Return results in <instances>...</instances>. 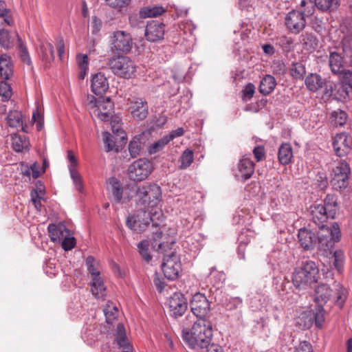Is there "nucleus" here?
I'll list each match as a JSON object with an SVG mask.
<instances>
[{"label": "nucleus", "instance_id": "nucleus-1", "mask_svg": "<svg viewBox=\"0 0 352 352\" xmlns=\"http://www.w3.org/2000/svg\"><path fill=\"white\" fill-rule=\"evenodd\" d=\"M340 236L341 232L337 223H333L331 228L320 226L317 236L305 228H300L298 234V242L304 250H313L318 241V249L326 252L331 251L334 244L340 241Z\"/></svg>", "mask_w": 352, "mask_h": 352}, {"label": "nucleus", "instance_id": "nucleus-2", "mask_svg": "<svg viewBox=\"0 0 352 352\" xmlns=\"http://www.w3.org/2000/svg\"><path fill=\"white\" fill-rule=\"evenodd\" d=\"M182 337L189 348L195 350L204 349L211 342L212 324L207 319H197L191 329H183Z\"/></svg>", "mask_w": 352, "mask_h": 352}, {"label": "nucleus", "instance_id": "nucleus-3", "mask_svg": "<svg viewBox=\"0 0 352 352\" xmlns=\"http://www.w3.org/2000/svg\"><path fill=\"white\" fill-rule=\"evenodd\" d=\"M346 299V291L337 281H333L331 287L325 283H320L315 289V300L318 304L322 305L331 301L342 308Z\"/></svg>", "mask_w": 352, "mask_h": 352}, {"label": "nucleus", "instance_id": "nucleus-4", "mask_svg": "<svg viewBox=\"0 0 352 352\" xmlns=\"http://www.w3.org/2000/svg\"><path fill=\"white\" fill-rule=\"evenodd\" d=\"M318 278V267L315 262L308 261L295 268L292 274V283L296 288L302 289L316 283Z\"/></svg>", "mask_w": 352, "mask_h": 352}, {"label": "nucleus", "instance_id": "nucleus-5", "mask_svg": "<svg viewBox=\"0 0 352 352\" xmlns=\"http://www.w3.org/2000/svg\"><path fill=\"white\" fill-rule=\"evenodd\" d=\"M135 197L138 204L146 208H155L162 200V188L154 183L140 185L136 187Z\"/></svg>", "mask_w": 352, "mask_h": 352}, {"label": "nucleus", "instance_id": "nucleus-6", "mask_svg": "<svg viewBox=\"0 0 352 352\" xmlns=\"http://www.w3.org/2000/svg\"><path fill=\"white\" fill-rule=\"evenodd\" d=\"M107 65L116 76L125 79L134 77L137 70L135 62L126 56L111 57L109 59Z\"/></svg>", "mask_w": 352, "mask_h": 352}, {"label": "nucleus", "instance_id": "nucleus-7", "mask_svg": "<svg viewBox=\"0 0 352 352\" xmlns=\"http://www.w3.org/2000/svg\"><path fill=\"white\" fill-rule=\"evenodd\" d=\"M153 169V163L150 160L146 158H140L129 166L127 169L128 176L131 180L142 182L149 176Z\"/></svg>", "mask_w": 352, "mask_h": 352}, {"label": "nucleus", "instance_id": "nucleus-8", "mask_svg": "<svg viewBox=\"0 0 352 352\" xmlns=\"http://www.w3.org/2000/svg\"><path fill=\"white\" fill-rule=\"evenodd\" d=\"M164 254V261L162 264L163 273L168 279L175 280L179 276L182 270V264L179 256L175 251Z\"/></svg>", "mask_w": 352, "mask_h": 352}, {"label": "nucleus", "instance_id": "nucleus-9", "mask_svg": "<svg viewBox=\"0 0 352 352\" xmlns=\"http://www.w3.org/2000/svg\"><path fill=\"white\" fill-rule=\"evenodd\" d=\"M350 173L351 168L349 164L344 160L338 162L333 169L331 180L332 187L336 190L345 188L348 185V179Z\"/></svg>", "mask_w": 352, "mask_h": 352}, {"label": "nucleus", "instance_id": "nucleus-10", "mask_svg": "<svg viewBox=\"0 0 352 352\" xmlns=\"http://www.w3.org/2000/svg\"><path fill=\"white\" fill-rule=\"evenodd\" d=\"M149 217L147 212L140 210L129 215L126 220V226L131 230L141 233L149 226Z\"/></svg>", "mask_w": 352, "mask_h": 352}, {"label": "nucleus", "instance_id": "nucleus-11", "mask_svg": "<svg viewBox=\"0 0 352 352\" xmlns=\"http://www.w3.org/2000/svg\"><path fill=\"white\" fill-rule=\"evenodd\" d=\"M190 306L191 311L198 319H206V317L210 311L209 300L201 293H196L192 296Z\"/></svg>", "mask_w": 352, "mask_h": 352}, {"label": "nucleus", "instance_id": "nucleus-12", "mask_svg": "<svg viewBox=\"0 0 352 352\" xmlns=\"http://www.w3.org/2000/svg\"><path fill=\"white\" fill-rule=\"evenodd\" d=\"M307 18L297 10L290 11L285 16V25L289 32L293 34H299L305 28Z\"/></svg>", "mask_w": 352, "mask_h": 352}, {"label": "nucleus", "instance_id": "nucleus-13", "mask_svg": "<svg viewBox=\"0 0 352 352\" xmlns=\"http://www.w3.org/2000/svg\"><path fill=\"white\" fill-rule=\"evenodd\" d=\"M112 45L116 51L127 54L133 47L132 37L129 33L124 31H116L112 37Z\"/></svg>", "mask_w": 352, "mask_h": 352}, {"label": "nucleus", "instance_id": "nucleus-14", "mask_svg": "<svg viewBox=\"0 0 352 352\" xmlns=\"http://www.w3.org/2000/svg\"><path fill=\"white\" fill-rule=\"evenodd\" d=\"M170 315L177 318L182 316L186 311L188 302L184 294L180 292L174 293L168 301Z\"/></svg>", "mask_w": 352, "mask_h": 352}, {"label": "nucleus", "instance_id": "nucleus-15", "mask_svg": "<svg viewBox=\"0 0 352 352\" xmlns=\"http://www.w3.org/2000/svg\"><path fill=\"white\" fill-rule=\"evenodd\" d=\"M352 138L346 133L337 134L333 142V146L336 154L343 157L349 154L351 150Z\"/></svg>", "mask_w": 352, "mask_h": 352}, {"label": "nucleus", "instance_id": "nucleus-16", "mask_svg": "<svg viewBox=\"0 0 352 352\" xmlns=\"http://www.w3.org/2000/svg\"><path fill=\"white\" fill-rule=\"evenodd\" d=\"M128 109L132 117L138 120H144L148 116V104L142 98L128 99Z\"/></svg>", "mask_w": 352, "mask_h": 352}, {"label": "nucleus", "instance_id": "nucleus-17", "mask_svg": "<svg viewBox=\"0 0 352 352\" xmlns=\"http://www.w3.org/2000/svg\"><path fill=\"white\" fill-rule=\"evenodd\" d=\"M165 25L163 23L152 21L146 26L145 36L151 42H157L164 38Z\"/></svg>", "mask_w": 352, "mask_h": 352}, {"label": "nucleus", "instance_id": "nucleus-18", "mask_svg": "<svg viewBox=\"0 0 352 352\" xmlns=\"http://www.w3.org/2000/svg\"><path fill=\"white\" fill-rule=\"evenodd\" d=\"M94 107V113L101 120L108 121L113 116V103L109 98L96 101Z\"/></svg>", "mask_w": 352, "mask_h": 352}, {"label": "nucleus", "instance_id": "nucleus-19", "mask_svg": "<svg viewBox=\"0 0 352 352\" xmlns=\"http://www.w3.org/2000/svg\"><path fill=\"white\" fill-rule=\"evenodd\" d=\"M47 230L50 238L53 242L60 243L65 237L70 235L69 230L63 223L50 224Z\"/></svg>", "mask_w": 352, "mask_h": 352}, {"label": "nucleus", "instance_id": "nucleus-20", "mask_svg": "<svg viewBox=\"0 0 352 352\" xmlns=\"http://www.w3.org/2000/svg\"><path fill=\"white\" fill-rule=\"evenodd\" d=\"M91 88L96 95H102L109 89V82L104 74L98 72L93 76Z\"/></svg>", "mask_w": 352, "mask_h": 352}, {"label": "nucleus", "instance_id": "nucleus-21", "mask_svg": "<svg viewBox=\"0 0 352 352\" xmlns=\"http://www.w3.org/2000/svg\"><path fill=\"white\" fill-rule=\"evenodd\" d=\"M311 216L313 222L320 227L324 226L322 223L330 217L329 211L322 204H316L311 206Z\"/></svg>", "mask_w": 352, "mask_h": 352}, {"label": "nucleus", "instance_id": "nucleus-22", "mask_svg": "<svg viewBox=\"0 0 352 352\" xmlns=\"http://www.w3.org/2000/svg\"><path fill=\"white\" fill-rule=\"evenodd\" d=\"M20 43L21 38L16 32H10L6 30H0V45L8 50L14 47L16 41Z\"/></svg>", "mask_w": 352, "mask_h": 352}, {"label": "nucleus", "instance_id": "nucleus-23", "mask_svg": "<svg viewBox=\"0 0 352 352\" xmlns=\"http://www.w3.org/2000/svg\"><path fill=\"white\" fill-rule=\"evenodd\" d=\"M238 170L244 180L248 179L254 172V164L250 158L243 157L238 164Z\"/></svg>", "mask_w": 352, "mask_h": 352}, {"label": "nucleus", "instance_id": "nucleus-24", "mask_svg": "<svg viewBox=\"0 0 352 352\" xmlns=\"http://www.w3.org/2000/svg\"><path fill=\"white\" fill-rule=\"evenodd\" d=\"M109 183L111 186L112 194L115 201L118 203H125L130 200L129 197H124L123 188L120 181L116 177H111L109 179Z\"/></svg>", "mask_w": 352, "mask_h": 352}, {"label": "nucleus", "instance_id": "nucleus-25", "mask_svg": "<svg viewBox=\"0 0 352 352\" xmlns=\"http://www.w3.org/2000/svg\"><path fill=\"white\" fill-rule=\"evenodd\" d=\"M164 234L162 231L157 230V232L153 233V244L154 248H156V250L160 253H165L166 252V249L169 248L171 250L172 248L170 246L173 245L175 244V241L171 240L170 241H161L163 239Z\"/></svg>", "mask_w": 352, "mask_h": 352}, {"label": "nucleus", "instance_id": "nucleus-26", "mask_svg": "<svg viewBox=\"0 0 352 352\" xmlns=\"http://www.w3.org/2000/svg\"><path fill=\"white\" fill-rule=\"evenodd\" d=\"M13 73V65L10 56L6 54L0 56V77L8 80Z\"/></svg>", "mask_w": 352, "mask_h": 352}, {"label": "nucleus", "instance_id": "nucleus-27", "mask_svg": "<svg viewBox=\"0 0 352 352\" xmlns=\"http://www.w3.org/2000/svg\"><path fill=\"white\" fill-rule=\"evenodd\" d=\"M324 80L318 74L311 73L305 79V84L307 89L312 92H316L322 88Z\"/></svg>", "mask_w": 352, "mask_h": 352}, {"label": "nucleus", "instance_id": "nucleus-28", "mask_svg": "<svg viewBox=\"0 0 352 352\" xmlns=\"http://www.w3.org/2000/svg\"><path fill=\"white\" fill-rule=\"evenodd\" d=\"M293 157V150L290 144L283 143L278 149V158L279 162L283 165L289 164Z\"/></svg>", "mask_w": 352, "mask_h": 352}, {"label": "nucleus", "instance_id": "nucleus-29", "mask_svg": "<svg viewBox=\"0 0 352 352\" xmlns=\"http://www.w3.org/2000/svg\"><path fill=\"white\" fill-rule=\"evenodd\" d=\"M91 292L96 298H103L106 296V287L101 276L91 279Z\"/></svg>", "mask_w": 352, "mask_h": 352}, {"label": "nucleus", "instance_id": "nucleus-30", "mask_svg": "<svg viewBox=\"0 0 352 352\" xmlns=\"http://www.w3.org/2000/svg\"><path fill=\"white\" fill-rule=\"evenodd\" d=\"M166 9L160 6H145L140 9V15L142 18L157 17L166 12Z\"/></svg>", "mask_w": 352, "mask_h": 352}, {"label": "nucleus", "instance_id": "nucleus-31", "mask_svg": "<svg viewBox=\"0 0 352 352\" xmlns=\"http://www.w3.org/2000/svg\"><path fill=\"white\" fill-rule=\"evenodd\" d=\"M115 341L120 348L129 350L131 345L126 335L125 328L122 323H118L116 327Z\"/></svg>", "mask_w": 352, "mask_h": 352}, {"label": "nucleus", "instance_id": "nucleus-32", "mask_svg": "<svg viewBox=\"0 0 352 352\" xmlns=\"http://www.w3.org/2000/svg\"><path fill=\"white\" fill-rule=\"evenodd\" d=\"M276 85L275 78L270 75H266L261 81L259 91L263 95L267 96L274 89Z\"/></svg>", "mask_w": 352, "mask_h": 352}, {"label": "nucleus", "instance_id": "nucleus-33", "mask_svg": "<svg viewBox=\"0 0 352 352\" xmlns=\"http://www.w3.org/2000/svg\"><path fill=\"white\" fill-rule=\"evenodd\" d=\"M343 58L338 52L330 54L329 66L333 73L338 74L343 71Z\"/></svg>", "mask_w": 352, "mask_h": 352}, {"label": "nucleus", "instance_id": "nucleus-34", "mask_svg": "<svg viewBox=\"0 0 352 352\" xmlns=\"http://www.w3.org/2000/svg\"><path fill=\"white\" fill-rule=\"evenodd\" d=\"M300 42L307 50H315L318 46V39L313 33H303L300 36Z\"/></svg>", "mask_w": 352, "mask_h": 352}, {"label": "nucleus", "instance_id": "nucleus-35", "mask_svg": "<svg viewBox=\"0 0 352 352\" xmlns=\"http://www.w3.org/2000/svg\"><path fill=\"white\" fill-rule=\"evenodd\" d=\"M29 146V141L25 136H21L14 134L12 136V147L16 152H22L28 149Z\"/></svg>", "mask_w": 352, "mask_h": 352}, {"label": "nucleus", "instance_id": "nucleus-36", "mask_svg": "<svg viewBox=\"0 0 352 352\" xmlns=\"http://www.w3.org/2000/svg\"><path fill=\"white\" fill-rule=\"evenodd\" d=\"M311 319L314 320L315 324L317 327L321 328L324 322V310L320 304L314 309L309 312Z\"/></svg>", "mask_w": 352, "mask_h": 352}, {"label": "nucleus", "instance_id": "nucleus-37", "mask_svg": "<svg viewBox=\"0 0 352 352\" xmlns=\"http://www.w3.org/2000/svg\"><path fill=\"white\" fill-rule=\"evenodd\" d=\"M142 136L141 135L135 136L129 142V151L132 157H136L140 153L143 148L144 143L141 141Z\"/></svg>", "mask_w": 352, "mask_h": 352}, {"label": "nucleus", "instance_id": "nucleus-38", "mask_svg": "<svg viewBox=\"0 0 352 352\" xmlns=\"http://www.w3.org/2000/svg\"><path fill=\"white\" fill-rule=\"evenodd\" d=\"M104 314L106 317V321L108 323H112L118 316V309L115 303L108 301L104 308Z\"/></svg>", "mask_w": 352, "mask_h": 352}, {"label": "nucleus", "instance_id": "nucleus-39", "mask_svg": "<svg viewBox=\"0 0 352 352\" xmlns=\"http://www.w3.org/2000/svg\"><path fill=\"white\" fill-rule=\"evenodd\" d=\"M342 77V88L346 96H349L352 94V72L349 70H344L340 73Z\"/></svg>", "mask_w": 352, "mask_h": 352}, {"label": "nucleus", "instance_id": "nucleus-40", "mask_svg": "<svg viewBox=\"0 0 352 352\" xmlns=\"http://www.w3.org/2000/svg\"><path fill=\"white\" fill-rule=\"evenodd\" d=\"M340 47L344 57L351 55L352 53V29L349 30L342 38Z\"/></svg>", "mask_w": 352, "mask_h": 352}, {"label": "nucleus", "instance_id": "nucleus-41", "mask_svg": "<svg viewBox=\"0 0 352 352\" xmlns=\"http://www.w3.org/2000/svg\"><path fill=\"white\" fill-rule=\"evenodd\" d=\"M111 118V126L113 133L118 135L121 140L125 139V133L122 129V119L118 116H112Z\"/></svg>", "mask_w": 352, "mask_h": 352}, {"label": "nucleus", "instance_id": "nucleus-42", "mask_svg": "<svg viewBox=\"0 0 352 352\" xmlns=\"http://www.w3.org/2000/svg\"><path fill=\"white\" fill-rule=\"evenodd\" d=\"M22 114L17 111H10L7 116V123L10 127L16 128L21 126L22 130L25 131L22 126Z\"/></svg>", "mask_w": 352, "mask_h": 352}, {"label": "nucleus", "instance_id": "nucleus-43", "mask_svg": "<svg viewBox=\"0 0 352 352\" xmlns=\"http://www.w3.org/2000/svg\"><path fill=\"white\" fill-rule=\"evenodd\" d=\"M151 210L147 212L149 217V223L152 222L153 226H159L164 220L163 212L160 208L156 207L150 208Z\"/></svg>", "mask_w": 352, "mask_h": 352}, {"label": "nucleus", "instance_id": "nucleus-44", "mask_svg": "<svg viewBox=\"0 0 352 352\" xmlns=\"http://www.w3.org/2000/svg\"><path fill=\"white\" fill-rule=\"evenodd\" d=\"M322 204L325 206L327 210L329 211V217L331 218H334L337 207V202L335 196L331 194L327 195L324 200V204Z\"/></svg>", "mask_w": 352, "mask_h": 352}, {"label": "nucleus", "instance_id": "nucleus-45", "mask_svg": "<svg viewBox=\"0 0 352 352\" xmlns=\"http://www.w3.org/2000/svg\"><path fill=\"white\" fill-rule=\"evenodd\" d=\"M315 6V3L311 0H302L300 4V8L297 11L301 12L304 16L308 18L314 14Z\"/></svg>", "mask_w": 352, "mask_h": 352}, {"label": "nucleus", "instance_id": "nucleus-46", "mask_svg": "<svg viewBox=\"0 0 352 352\" xmlns=\"http://www.w3.org/2000/svg\"><path fill=\"white\" fill-rule=\"evenodd\" d=\"M87 270L91 274V279L100 276L98 263L95 261L92 256H89L86 259Z\"/></svg>", "mask_w": 352, "mask_h": 352}, {"label": "nucleus", "instance_id": "nucleus-47", "mask_svg": "<svg viewBox=\"0 0 352 352\" xmlns=\"http://www.w3.org/2000/svg\"><path fill=\"white\" fill-rule=\"evenodd\" d=\"M194 160V153L192 150L186 149L182 154L179 162L181 165L179 168L181 169H186L189 167Z\"/></svg>", "mask_w": 352, "mask_h": 352}, {"label": "nucleus", "instance_id": "nucleus-48", "mask_svg": "<svg viewBox=\"0 0 352 352\" xmlns=\"http://www.w3.org/2000/svg\"><path fill=\"white\" fill-rule=\"evenodd\" d=\"M105 4L118 11H122L123 8H126L131 0H103Z\"/></svg>", "mask_w": 352, "mask_h": 352}, {"label": "nucleus", "instance_id": "nucleus-49", "mask_svg": "<svg viewBox=\"0 0 352 352\" xmlns=\"http://www.w3.org/2000/svg\"><path fill=\"white\" fill-rule=\"evenodd\" d=\"M169 143L168 140L166 138V137L164 135L161 139L158 140L153 144H152L148 148V151L149 154H155L157 152H160L162 151L166 145H167Z\"/></svg>", "mask_w": 352, "mask_h": 352}, {"label": "nucleus", "instance_id": "nucleus-50", "mask_svg": "<svg viewBox=\"0 0 352 352\" xmlns=\"http://www.w3.org/2000/svg\"><path fill=\"white\" fill-rule=\"evenodd\" d=\"M338 3V0H315L316 6L323 11L336 9Z\"/></svg>", "mask_w": 352, "mask_h": 352}, {"label": "nucleus", "instance_id": "nucleus-51", "mask_svg": "<svg viewBox=\"0 0 352 352\" xmlns=\"http://www.w3.org/2000/svg\"><path fill=\"white\" fill-rule=\"evenodd\" d=\"M149 243L148 241H140L138 245V251L142 258L146 262L151 260V256L148 252Z\"/></svg>", "mask_w": 352, "mask_h": 352}, {"label": "nucleus", "instance_id": "nucleus-52", "mask_svg": "<svg viewBox=\"0 0 352 352\" xmlns=\"http://www.w3.org/2000/svg\"><path fill=\"white\" fill-rule=\"evenodd\" d=\"M333 256L334 258L333 265L335 268L339 272H342L344 261V252L340 250H336L333 252Z\"/></svg>", "mask_w": 352, "mask_h": 352}, {"label": "nucleus", "instance_id": "nucleus-53", "mask_svg": "<svg viewBox=\"0 0 352 352\" xmlns=\"http://www.w3.org/2000/svg\"><path fill=\"white\" fill-rule=\"evenodd\" d=\"M42 57L43 60L48 63H50L54 59V50L51 43H46V45L43 46Z\"/></svg>", "mask_w": 352, "mask_h": 352}, {"label": "nucleus", "instance_id": "nucleus-54", "mask_svg": "<svg viewBox=\"0 0 352 352\" xmlns=\"http://www.w3.org/2000/svg\"><path fill=\"white\" fill-rule=\"evenodd\" d=\"M71 177L73 179L76 188L79 192H82L83 189L82 180L80 173L74 168H69Z\"/></svg>", "mask_w": 352, "mask_h": 352}, {"label": "nucleus", "instance_id": "nucleus-55", "mask_svg": "<svg viewBox=\"0 0 352 352\" xmlns=\"http://www.w3.org/2000/svg\"><path fill=\"white\" fill-rule=\"evenodd\" d=\"M103 142L104 144L105 151L109 152L114 149L116 146V142L114 137L109 132L102 133Z\"/></svg>", "mask_w": 352, "mask_h": 352}, {"label": "nucleus", "instance_id": "nucleus-56", "mask_svg": "<svg viewBox=\"0 0 352 352\" xmlns=\"http://www.w3.org/2000/svg\"><path fill=\"white\" fill-rule=\"evenodd\" d=\"M0 96L3 101H8L12 96L10 85L5 80L0 82Z\"/></svg>", "mask_w": 352, "mask_h": 352}, {"label": "nucleus", "instance_id": "nucleus-57", "mask_svg": "<svg viewBox=\"0 0 352 352\" xmlns=\"http://www.w3.org/2000/svg\"><path fill=\"white\" fill-rule=\"evenodd\" d=\"M324 91L322 96L323 100H329L336 89V84L332 81H324Z\"/></svg>", "mask_w": 352, "mask_h": 352}, {"label": "nucleus", "instance_id": "nucleus-58", "mask_svg": "<svg viewBox=\"0 0 352 352\" xmlns=\"http://www.w3.org/2000/svg\"><path fill=\"white\" fill-rule=\"evenodd\" d=\"M331 116L334 118V124L336 126H342L347 119L346 113L341 110L333 111Z\"/></svg>", "mask_w": 352, "mask_h": 352}, {"label": "nucleus", "instance_id": "nucleus-59", "mask_svg": "<svg viewBox=\"0 0 352 352\" xmlns=\"http://www.w3.org/2000/svg\"><path fill=\"white\" fill-rule=\"evenodd\" d=\"M291 73L294 78L300 79L302 78L305 74V67L302 64L299 63L293 64Z\"/></svg>", "mask_w": 352, "mask_h": 352}, {"label": "nucleus", "instance_id": "nucleus-60", "mask_svg": "<svg viewBox=\"0 0 352 352\" xmlns=\"http://www.w3.org/2000/svg\"><path fill=\"white\" fill-rule=\"evenodd\" d=\"M62 248L65 251H69L73 249L76 245V239L74 236L69 235L65 237L61 241Z\"/></svg>", "mask_w": 352, "mask_h": 352}, {"label": "nucleus", "instance_id": "nucleus-61", "mask_svg": "<svg viewBox=\"0 0 352 352\" xmlns=\"http://www.w3.org/2000/svg\"><path fill=\"white\" fill-rule=\"evenodd\" d=\"M19 54L21 60L26 63L27 65H30L31 64V59L29 55V53L28 52V50L25 45L22 43L21 41L19 43Z\"/></svg>", "mask_w": 352, "mask_h": 352}, {"label": "nucleus", "instance_id": "nucleus-62", "mask_svg": "<svg viewBox=\"0 0 352 352\" xmlns=\"http://www.w3.org/2000/svg\"><path fill=\"white\" fill-rule=\"evenodd\" d=\"M102 21L97 16H93L91 22V30L93 34H98L102 28Z\"/></svg>", "mask_w": 352, "mask_h": 352}, {"label": "nucleus", "instance_id": "nucleus-63", "mask_svg": "<svg viewBox=\"0 0 352 352\" xmlns=\"http://www.w3.org/2000/svg\"><path fill=\"white\" fill-rule=\"evenodd\" d=\"M79 69H88L89 58L86 54H79L76 57Z\"/></svg>", "mask_w": 352, "mask_h": 352}, {"label": "nucleus", "instance_id": "nucleus-64", "mask_svg": "<svg viewBox=\"0 0 352 352\" xmlns=\"http://www.w3.org/2000/svg\"><path fill=\"white\" fill-rule=\"evenodd\" d=\"M295 352H313L311 344L307 342H301L296 348Z\"/></svg>", "mask_w": 352, "mask_h": 352}]
</instances>
